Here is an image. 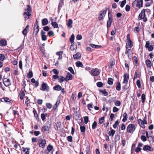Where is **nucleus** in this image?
I'll list each match as a JSON object with an SVG mask.
<instances>
[{
	"label": "nucleus",
	"mask_w": 154,
	"mask_h": 154,
	"mask_svg": "<svg viewBox=\"0 0 154 154\" xmlns=\"http://www.w3.org/2000/svg\"><path fill=\"white\" fill-rule=\"evenodd\" d=\"M149 11V10L148 9H143L139 14L138 19L139 20H143V21L144 22H146L147 21V19L145 14V12L146 11V12H148Z\"/></svg>",
	"instance_id": "nucleus-1"
},
{
	"label": "nucleus",
	"mask_w": 154,
	"mask_h": 154,
	"mask_svg": "<svg viewBox=\"0 0 154 154\" xmlns=\"http://www.w3.org/2000/svg\"><path fill=\"white\" fill-rule=\"evenodd\" d=\"M143 0H135L132 4V7L134 8H138L140 9L143 6Z\"/></svg>",
	"instance_id": "nucleus-2"
},
{
	"label": "nucleus",
	"mask_w": 154,
	"mask_h": 154,
	"mask_svg": "<svg viewBox=\"0 0 154 154\" xmlns=\"http://www.w3.org/2000/svg\"><path fill=\"white\" fill-rule=\"evenodd\" d=\"M38 140L39 147L42 148H44L46 144V140L43 139L41 136H40L39 137Z\"/></svg>",
	"instance_id": "nucleus-3"
},
{
	"label": "nucleus",
	"mask_w": 154,
	"mask_h": 154,
	"mask_svg": "<svg viewBox=\"0 0 154 154\" xmlns=\"http://www.w3.org/2000/svg\"><path fill=\"white\" fill-rule=\"evenodd\" d=\"M135 129V125L133 124H129L127 128V130L128 133H131L133 132Z\"/></svg>",
	"instance_id": "nucleus-4"
},
{
	"label": "nucleus",
	"mask_w": 154,
	"mask_h": 154,
	"mask_svg": "<svg viewBox=\"0 0 154 154\" xmlns=\"http://www.w3.org/2000/svg\"><path fill=\"white\" fill-rule=\"evenodd\" d=\"M100 71L97 68L92 69L91 71V75L94 76H97L100 73Z\"/></svg>",
	"instance_id": "nucleus-5"
},
{
	"label": "nucleus",
	"mask_w": 154,
	"mask_h": 154,
	"mask_svg": "<svg viewBox=\"0 0 154 154\" xmlns=\"http://www.w3.org/2000/svg\"><path fill=\"white\" fill-rule=\"evenodd\" d=\"M3 83L6 87H8L11 85V82L9 79L7 78H4Z\"/></svg>",
	"instance_id": "nucleus-6"
},
{
	"label": "nucleus",
	"mask_w": 154,
	"mask_h": 154,
	"mask_svg": "<svg viewBox=\"0 0 154 154\" xmlns=\"http://www.w3.org/2000/svg\"><path fill=\"white\" fill-rule=\"evenodd\" d=\"M106 10H103L100 11L99 12V19L100 20H102L103 19L105 15Z\"/></svg>",
	"instance_id": "nucleus-7"
},
{
	"label": "nucleus",
	"mask_w": 154,
	"mask_h": 154,
	"mask_svg": "<svg viewBox=\"0 0 154 154\" xmlns=\"http://www.w3.org/2000/svg\"><path fill=\"white\" fill-rule=\"evenodd\" d=\"M51 124L48 125H44L42 127L41 129V131L42 132H45V131H48L50 129L51 126Z\"/></svg>",
	"instance_id": "nucleus-8"
},
{
	"label": "nucleus",
	"mask_w": 154,
	"mask_h": 154,
	"mask_svg": "<svg viewBox=\"0 0 154 154\" xmlns=\"http://www.w3.org/2000/svg\"><path fill=\"white\" fill-rule=\"evenodd\" d=\"M129 78L128 75L124 74V81L123 82V83H125L126 84L128 82Z\"/></svg>",
	"instance_id": "nucleus-9"
},
{
	"label": "nucleus",
	"mask_w": 154,
	"mask_h": 154,
	"mask_svg": "<svg viewBox=\"0 0 154 154\" xmlns=\"http://www.w3.org/2000/svg\"><path fill=\"white\" fill-rule=\"evenodd\" d=\"M143 150L144 151H152L153 149L152 147L147 145H145L143 147Z\"/></svg>",
	"instance_id": "nucleus-10"
},
{
	"label": "nucleus",
	"mask_w": 154,
	"mask_h": 154,
	"mask_svg": "<svg viewBox=\"0 0 154 154\" xmlns=\"http://www.w3.org/2000/svg\"><path fill=\"white\" fill-rule=\"evenodd\" d=\"M23 15L25 20H27L29 18V16L31 15L30 12L25 11L24 12Z\"/></svg>",
	"instance_id": "nucleus-11"
},
{
	"label": "nucleus",
	"mask_w": 154,
	"mask_h": 154,
	"mask_svg": "<svg viewBox=\"0 0 154 154\" xmlns=\"http://www.w3.org/2000/svg\"><path fill=\"white\" fill-rule=\"evenodd\" d=\"M143 145V144L141 143H138L137 146L136 148L135 151L137 153H138L141 150V148H140Z\"/></svg>",
	"instance_id": "nucleus-12"
},
{
	"label": "nucleus",
	"mask_w": 154,
	"mask_h": 154,
	"mask_svg": "<svg viewBox=\"0 0 154 154\" xmlns=\"http://www.w3.org/2000/svg\"><path fill=\"white\" fill-rule=\"evenodd\" d=\"M72 77V75L69 72H68L65 78L66 81L68 82L69 80H71Z\"/></svg>",
	"instance_id": "nucleus-13"
},
{
	"label": "nucleus",
	"mask_w": 154,
	"mask_h": 154,
	"mask_svg": "<svg viewBox=\"0 0 154 154\" xmlns=\"http://www.w3.org/2000/svg\"><path fill=\"white\" fill-rule=\"evenodd\" d=\"M2 102H5L6 103H10L11 100L7 97H4L2 98L1 100Z\"/></svg>",
	"instance_id": "nucleus-14"
},
{
	"label": "nucleus",
	"mask_w": 154,
	"mask_h": 154,
	"mask_svg": "<svg viewBox=\"0 0 154 154\" xmlns=\"http://www.w3.org/2000/svg\"><path fill=\"white\" fill-rule=\"evenodd\" d=\"M39 30V26L36 24L34 26V33H35V34L37 35Z\"/></svg>",
	"instance_id": "nucleus-15"
},
{
	"label": "nucleus",
	"mask_w": 154,
	"mask_h": 154,
	"mask_svg": "<svg viewBox=\"0 0 154 154\" xmlns=\"http://www.w3.org/2000/svg\"><path fill=\"white\" fill-rule=\"evenodd\" d=\"M42 89H41L43 91H45L47 90V91L48 90H47V88H48V86L47 85L46 83H44L42 85Z\"/></svg>",
	"instance_id": "nucleus-16"
},
{
	"label": "nucleus",
	"mask_w": 154,
	"mask_h": 154,
	"mask_svg": "<svg viewBox=\"0 0 154 154\" xmlns=\"http://www.w3.org/2000/svg\"><path fill=\"white\" fill-rule=\"evenodd\" d=\"M29 27V25H27L26 27L22 31V33L25 36L26 35L28 32L27 29H28Z\"/></svg>",
	"instance_id": "nucleus-17"
},
{
	"label": "nucleus",
	"mask_w": 154,
	"mask_h": 154,
	"mask_svg": "<svg viewBox=\"0 0 154 154\" xmlns=\"http://www.w3.org/2000/svg\"><path fill=\"white\" fill-rule=\"evenodd\" d=\"M81 54L79 52H77L75 54H74L73 56L74 58L75 59H80L81 57Z\"/></svg>",
	"instance_id": "nucleus-18"
},
{
	"label": "nucleus",
	"mask_w": 154,
	"mask_h": 154,
	"mask_svg": "<svg viewBox=\"0 0 154 154\" xmlns=\"http://www.w3.org/2000/svg\"><path fill=\"white\" fill-rule=\"evenodd\" d=\"M138 122L139 125L143 128H145V125H143V121L139 119L138 120Z\"/></svg>",
	"instance_id": "nucleus-19"
},
{
	"label": "nucleus",
	"mask_w": 154,
	"mask_h": 154,
	"mask_svg": "<svg viewBox=\"0 0 154 154\" xmlns=\"http://www.w3.org/2000/svg\"><path fill=\"white\" fill-rule=\"evenodd\" d=\"M72 20L71 19H69L68 20V23H67V25L69 28H71L72 27Z\"/></svg>",
	"instance_id": "nucleus-20"
},
{
	"label": "nucleus",
	"mask_w": 154,
	"mask_h": 154,
	"mask_svg": "<svg viewBox=\"0 0 154 154\" xmlns=\"http://www.w3.org/2000/svg\"><path fill=\"white\" fill-rule=\"evenodd\" d=\"M112 20V18L108 19V20L107 23V28H108L110 26Z\"/></svg>",
	"instance_id": "nucleus-21"
},
{
	"label": "nucleus",
	"mask_w": 154,
	"mask_h": 154,
	"mask_svg": "<svg viewBox=\"0 0 154 154\" xmlns=\"http://www.w3.org/2000/svg\"><path fill=\"white\" fill-rule=\"evenodd\" d=\"M48 23V20L46 18H44L42 20V24L43 26L47 25Z\"/></svg>",
	"instance_id": "nucleus-22"
},
{
	"label": "nucleus",
	"mask_w": 154,
	"mask_h": 154,
	"mask_svg": "<svg viewBox=\"0 0 154 154\" xmlns=\"http://www.w3.org/2000/svg\"><path fill=\"white\" fill-rule=\"evenodd\" d=\"M23 151L25 152V154H29V148L23 147Z\"/></svg>",
	"instance_id": "nucleus-23"
},
{
	"label": "nucleus",
	"mask_w": 154,
	"mask_h": 154,
	"mask_svg": "<svg viewBox=\"0 0 154 154\" xmlns=\"http://www.w3.org/2000/svg\"><path fill=\"white\" fill-rule=\"evenodd\" d=\"M7 45V41L5 40H2L0 41V46H4Z\"/></svg>",
	"instance_id": "nucleus-24"
},
{
	"label": "nucleus",
	"mask_w": 154,
	"mask_h": 154,
	"mask_svg": "<svg viewBox=\"0 0 154 154\" xmlns=\"http://www.w3.org/2000/svg\"><path fill=\"white\" fill-rule=\"evenodd\" d=\"M146 64L147 66L149 68H151L152 66L151 62L150 60L147 59L146 61Z\"/></svg>",
	"instance_id": "nucleus-25"
},
{
	"label": "nucleus",
	"mask_w": 154,
	"mask_h": 154,
	"mask_svg": "<svg viewBox=\"0 0 154 154\" xmlns=\"http://www.w3.org/2000/svg\"><path fill=\"white\" fill-rule=\"evenodd\" d=\"M127 43L126 44V47L129 46L131 47L133 46V43L131 40L127 41Z\"/></svg>",
	"instance_id": "nucleus-26"
},
{
	"label": "nucleus",
	"mask_w": 154,
	"mask_h": 154,
	"mask_svg": "<svg viewBox=\"0 0 154 154\" xmlns=\"http://www.w3.org/2000/svg\"><path fill=\"white\" fill-rule=\"evenodd\" d=\"M123 118L122 119V121L123 122H125L128 119V115L125 112L123 115Z\"/></svg>",
	"instance_id": "nucleus-27"
},
{
	"label": "nucleus",
	"mask_w": 154,
	"mask_h": 154,
	"mask_svg": "<svg viewBox=\"0 0 154 154\" xmlns=\"http://www.w3.org/2000/svg\"><path fill=\"white\" fill-rule=\"evenodd\" d=\"M25 94L24 92L22 90V91L20 93V99L23 100V97L25 96Z\"/></svg>",
	"instance_id": "nucleus-28"
},
{
	"label": "nucleus",
	"mask_w": 154,
	"mask_h": 154,
	"mask_svg": "<svg viewBox=\"0 0 154 154\" xmlns=\"http://www.w3.org/2000/svg\"><path fill=\"white\" fill-rule=\"evenodd\" d=\"M47 115L48 114L47 113H45V114L42 113L41 114V117L43 121H45V117L47 116Z\"/></svg>",
	"instance_id": "nucleus-29"
},
{
	"label": "nucleus",
	"mask_w": 154,
	"mask_h": 154,
	"mask_svg": "<svg viewBox=\"0 0 154 154\" xmlns=\"http://www.w3.org/2000/svg\"><path fill=\"white\" fill-rule=\"evenodd\" d=\"M115 133V131L113 129H111L109 131V136H111L113 137Z\"/></svg>",
	"instance_id": "nucleus-30"
},
{
	"label": "nucleus",
	"mask_w": 154,
	"mask_h": 154,
	"mask_svg": "<svg viewBox=\"0 0 154 154\" xmlns=\"http://www.w3.org/2000/svg\"><path fill=\"white\" fill-rule=\"evenodd\" d=\"M113 79L111 78H109L108 80L107 83L110 85H112L113 83Z\"/></svg>",
	"instance_id": "nucleus-31"
},
{
	"label": "nucleus",
	"mask_w": 154,
	"mask_h": 154,
	"mask_svg": "<svg viewBox=\"0 0 154 154\" xmlns=\"http://www.w3.org/2000/svg\"><path fill=\"white\" fill-rule=\"evenodd\" d=\"M76 66L77 67H83V65L82 63L80 61H77L76 63Z\"/></svg>",
	"instance_id": "nucleus-32"
},
{
	"label": "nucleus",
	"mask_w": 154,
	"mask_h": 154,
	"mask_svg": "<svg viewBox=\"0 0 154 154\" xmlns=\"http://www.w3.org/2000/svg\"><path fill=\"white\" fill-rule=\"evenodd\" d=\"M75 38V36L74 34H72L70 38H69V41L71 43V44H72V43H73L74 40Z\"/></svg>",
	"instance_id": "nucleus-33"
},
{
	"label": "nucleus",
	"mask_w": 154,
	"mask_h": 154,
	"mask_svg": "<svg viewBox=\"0 0 154 154\" xmlns=\"http://www.w3.org/2000/svg\"><path fill=\"white\" fill-rule=\"evenodd\" d=\"M25 10L26 12H30L31 11V9L30 6L29 5H27L26 8L25 9Z\"/></svg>",
	"instance_id": "nucleus-34"
},
{
	"label": "nucleus",
	"mask_w": 154,
	"mask_h": 154,
	"mask_svg": "<svg viewBox=\"0 0 154 154\" xmlns=\"http://www.w3.org/2000/svg\"><path fill=\"white\" fill-rule=\"evenodd\" d=\"M53 146L50 144H49L47 147V149L49 152L51 151L53 149Z\"/></svg>",
	"instance_id": "nucleus-35"
},
{
	"label": "nucleus",
	"mask_w": 154,
	"mask_h": 154,
	"mask_svg": "<svg viewBox=\"0 0 154 154\" xmlns=\"http://www.w3.org/2000/svg\"><path fill=\"white\" fill-rule=\"evenodd\" d=\"M94 105L92 103L88 104L87 105V107L89 110H91V109L93 107Z\"/></svg>",
	"instance_id": "nucleus-36"
},
{
	"label": "nucleus",
	"mask_w": 154,
	"mask_h": 154,
	"mask_svg": "<svg viewBox=\"0 0 154 154\" xmlns=\"http://www.w3.org/2000/svg\"><path fill=\"white\" fill-rule=\"evenodd\" d=\"M90 46L92 48H100L101 47V46L95 45H94L93 44H91L90 45Z\"/></svg>",
	"instance_id": "nucleus-37"
},
{
	"label": "nucleus",
	"mask_w": 154,
	"mask_h": 154,
	"mask_svg": "<svg viewBox=\"0 0 154 154\" xmlns=\"http://www.w3.org/2000/svg\"><path fill=\"white\" fill-rule=\"evenodd\" d=\"M54 88L55 90L57 91H60L61 89V87L58 85L54 86Z\"/></svg>",
	"instance_id": "nucleus-38"
},
{
	"label": "nucleus",
	"mask_w": 154,
	"mask_h": 154,
	"mask_svg": "<svg viewBox=\"0 0 154 154\" xmlns=\"http://www.w3.org/2000/svg\"><path fill=\"white\" fill-rule=\"evenodd\" d=\"M63 0H60L59 4L58 5V9H60L62 8L63 4Z\"/></svg>",
	"instance_id": "nucleus-39"
},
{
	"label": "nucleus",
	"mask_w": 154,
	"mask_h": 154,
	"mask_svg": "<svg viewBox=\"0 0 154 154\" xmlns=\"http://www.w3.org/2000/svg\"><path fill=\"white\" fill-rule=\"evenodd\" d=\"M77 45H74V43H72L71 44V45L70 46V49L72 51L74 50L75 48H77Z\"/></svg>",
	"instance_id": "nucleus-40"
},
{
	"label": "nucleus",
	"mask_w": 154,
	"mask_h": 154,
	"mask_svg": "<svg viewBox=\"0 0 154 154\" xmlns=\"http://www.w3.org/2000/svg\"><path fill=\"white\" fill-rule=\"evenodd\" d=\"M116 89L118 91H120L121 89V85L119 82L117 83V85L116 87Z\"/></svg>",
	"instance_id": "nucleus-41"
},
{
	"label": "nucleus",
	"mask_w": 154,
	"mask_h": 154,
	"mask_svg": "<svg viewBox=\"0 0 154 154\" xmlns=\"http://www.w3.org/2000/svg\"><path fill=\"white\" fill-rule=\"evenodd\" d=\"M15 86L14 85H11L9 87V90L10 91H14L15 90Z\"/></svg>",
	"instance_id": "nucleus-42"
},
{
	"label": "nucleus",
	"mask_w": 154,
	"mask_h": 154,
	"mask_svg": "<svg viewBox=\"0 0 154 154\" xmlns=\"http://www.w3.org/2000/svg\"><path fill=\"white\" fill-rule=\"evenodd\" d=\"M105 117L103 116L101 118H100L99 119V122L100 124H102L104 120Z\"/></svg>",
	"instance_id": "nucleus-43"
},
{
	"label": "nucleus",
	"mask_w": 154,
	"mask_h": 154,
	"mask_svg": "<svg viewBox=\"0 0 154 154\" xmlns=\"http://www.w3.org/2000/svg\"><path fill=\"white\" fill-rule=\"evenodd\" d=\"M51 25L54 28H57L58 27V24L56 22H52L51 23Z\"/></svg>",
	"instance_id": "nucleus-44"
},
{
	"label": "nucleus",
	"mask_w": 154,
	"mask_h": 154,
	"mask_svg": "<svg viewBox=\"0 0 154 154\" xmlns=\"http://www.w3.org/2000/svg\"><path fill=\"white\" fill-rule=\"evenodd\" d=\"M119 121L118 120H117L115 122V124L113 125V127L114 128H117V126H118V125H119Z\"/></svg>",
	"instance_id": "nucleus-45"
},
{
	"label": "nucleus",
	"mask_w": 154,
	"mask_h": 154,
	"mask_svg": "<svg viewBox=\"0 0 154 154\" xmlns=\"http://www.w3.org/2000/svg\"><path fill=\"white\" fill-rule=\"evenodd\" d=\"M100 92H101L105 96H107L108 94V92L106 91V89H104L103 90H100Z\"/></svg>",
	"instance_id": "nucleus-46"
},
{
	"label": "nucleus",
	"mask_w": 154,
	"mask_h": 154,
	"mask_svg": "<svg viewBox=\"0 0 154 154\" xmlns=\"http://www.w3.org/2000/svg\"><path fill=\"white\" fill-rule=\"evenodd\" d=\"M60 78L59 79V82L60 83L62 82L64 80L66 81V79H65V78H64L62 76H60Z\"/></svg>",
	"instance_id": "nucleus-47"
},
{
	"label": "nucleus",
	"mask_w": 154,
	"mask_h": 154,
	"mask_svg": "<svg viewBox=\"0 0 154 154\" xmlns=\"http://www.w3.org/2000/svg\"><path fill=\"white\" fill-rule=\"evenodd\" d=\"M115 105L116 106H119L121 105V102L119 101L116 100L114 102Z\"/></svg>",
	"instance_id": "nucleus-48"
},
{
	"label": "nucleus",
	"mask_w": 154,
	"mask_h": 154,
	"mask_svg": "<svg viewBox=\"0 0 154 154\" xmlns=\"http://www.w3.org/2000/svg\"><path fill=\"white\" fill-rule=\"evenodd\" d=\"M97 85L98 87H102L103 86V83L100 82L97 83Z\"/></svg>",
	"instance_id": "nucleus-49"
},
{
	"label": "nucleus",
	"mask_w": 154,
	"mask_h": 154,
	"mask_svg": "<svg viewBox=\"0 0 154 154\" xmlns=\"http://www.w3.org/2000/svg\"><path fill=\"white\" fill-rule=\"evenodd\" d=\"M126 3V0H124L122 1L121 2V4H120V6L122 8H123L124 6L125 5V4Z\"/></svg>",
	"instance_id": "nucleus-50"
},
{
	"label": "nucleus",
	"mask_w": 154,
	"mask_h": 154,
	"mask_svg": "<svg viewBox=\"0 0 154 154\" xmlns=\"http://www.w3.org/2000/svg\"><path fill=\"white\" fill-rule=\"evenodd\" d=\"M142 102L144 103L145 102V95L144 94H143L141 96Z\"/></svg>",
	"instance_id": "nucleus-51"
},
{
	"label": "nucleus",
	"mask_w": 154,
	"mask_h": 154,
	"mask_svg": "<svg viewBox=\"0 0 154 154\" xmlns=\"http://www.w3.org/2000/svg\"><path fill=\"white\" fill-rule=\"evenodd\" d=\"M140 138L143 142L146 141L147 140L146 137L144 135H142L140 137Z\"/></svg>",
	"instance_id": "nucleus-52"
},
{
	"label": "nucleus",
	"mask_w": 154,
	"mask_h": 154,
	"mask_svg": "<svg viewBox=\"0 0 154 154\" xmlns=\"http://www.w3.org/2000/svg\"><path fill=\"white\" fill-rule=\"evenodd\" d=\"M67 140L69 142H72V137L71 136H69L67 137Z\"/></svg>",
	"instance_id": "nucleus-53"
},
{
	"label": "nucleus",
	"mask_w": 154,
	"mask_h": 154,
	"mask_svg": "<svg viewBox=\"0 0 154 154\" xmlns=\"http://www.w3.org/2000/svg\"><path fill=\"white\" fill-rule=\"evenodd\" d=\"M146 48H148V51H150L153 50V47L151 45H150L148 47H147Z\"/></svg>",
	"instance_id": "nucleus-54"
},
{
	"label": "nucleus",
	"mask_w": 154,
	"mask_h": 154,
	"mask_svg": "<svg viewBox=\"0 0 154 154\" xmlns=\"http://www.w3.org/2000/svg\"><path fill=\"white\" fill-rule=\"evenodd\" d=\"M97 125V123L96 121H94L92 125V128L93 129H94L96 127Z\"/></svg>",
	"instance_id": "nucleus-55"
},
{
	"label": "nucleus",
	"mask_w": 154,
	"mask_h": 154,
	"mask_svg": "<svg viewBox=\"0 0 154 154\" xmlns=\"http://www.w3.org/2000/svg\"><path fill=\"white\" fill-rule=\"evenodd\" d=\"M28 76L29 78H31L32 77L33 74L32 72L31 71L29 70V73L28 74Z\"/></svg>",
	"instance_id": "nucleus-56"
},
{
	"label": "nucleus",
	"mask_w": 154,
	"mask_h": 154,
	"mask_svg": "<svg viewBox=\"0 0 154 154\" xmlns=\"http://www.w3.org/2000/svg\"><path fill=\"white\" fill-rule=\"evenodd\" d=\"M153 3V1H150V2H146L145 4V5L146 7H149Z\"/></svg>",
	"instance_id": "nucleus-57"
},
{
	"label": "nucleus",
	"mask_w": 154,
	"mask_h": 154,
	"mask_svg": "<svg viewBox=\"0 0 154 154\" xmlns=\"http://www.w3.org/2000/svg\"><path fill=\"white\" fill-rule=\"evenodd\" d=\"M68 70L73 74H74L75 73L72 68L71 67H69L68 68Z\"/></svg>",
	"instance_id": "nucleus-58"
},
{
	"label": "nucleus",
	"mask_w": 154,
	"mask_h": 154,
	"mask_svg": "<svg viewBox=\"0 0 154 154\" xmlns=\"http://www.w3.org/2000/svg\"><path fill=\"white\" fill-rule=\"evenodd\" d=\"M81 131L82 133H85V128L84 126H80Z\"/></svg>",
	"instance_id": "nucleus-59"
},
{
	"label": "nucleus",
	"mask_w": 154,
	"mask_h": 154,
	"mask_svg": "<svg viewBox=\"0 0 154 154\" xmlns=\"http://www.w3.org/2000/svg\"><path fill=\"white\" fill-rule=\"evenodd\" d=\"M84 122L85 124H87L88 121V116H86L84 117Z\"/></svg>",
	"instance_id": "nucleus-60"
},
{
	"label": "nucleus",
	"mask_w": 154,
	"mask_h": 154,
	"mask_svg": "<svg viewBox=\"0 0 154 154\" xmlns=\"http://www.w3.org/2000/svg\"><path fill=\"white\" fill-rule=\"evenodd\" d=\"M140 30L139 27L138 26L135 27L134 29V32L135 33L138 32Z\"/></svg>",
	"instance_id": "nucleus-61"
},
{
	"label": "nucleus",
	"mask_w": 154,
	"mask_h": 154,
	"mask_svg": "<svg viewBox=\"0 0 154 154\" xmlns=\"http://www.w3.org/2000/svg\"><path fill=\"white\" fill-rule=\"evenodd\" d=\"M5 58V56L3 54H0V60L3 61Z\"/></svg>",
	"instance_id": "nucleus-62"
},
{
	"label": "nucleus",
	"mask_w": 154,
	"mask_h": 154,
	"mask_svg": "<svg viewBox=\"0 0 154 154\" xmlns=\"http://www.w3.org/2000/svg\"><path fill=\"white\" fill-rule=\"evenodd\" d=\"M136 84L137 86V87L139 88H140L141 87V84L140 81L139 80H137L136 82Z\"/></svg>",
	"instance_id": "nucleus-63"
},
{
	"label": "nucleus",
	"mask_w": 154,
	"mask_h": 154,
	"mask_svg": "<svg viewBox=\"0 0 154 154\" xmlns=\"http://www.w3.org/2000/svg\"><path fill=\"white\" fill-rule=\"evenodd\" d=\"M34 134L35 136H38L41 134L40 131H35L34 132Z\"/></svg>",
	"instance_id": "nucleus-64"
}]
</instances>
